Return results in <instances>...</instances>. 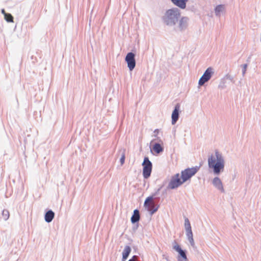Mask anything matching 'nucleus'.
I'll return each mask as SVG.
<instances>
[{
	"label": "nucleus",
	"instance_id": "1",
	"mask_svg": "<svg viewBox=\"0 0 261 261\" xmlns=\"http://www.w3.org/2000/svg\"><path fill=\"white\" fill-rule=\"evenodd\" d=\"M215 157L213 154L208 158V166L210 169L213 170L215 175H219L223 172L225 167V161L221 153L218 150H215Z\"/></svg>",
	"mask_w": 261,
	"mask_h": 261
},
{
	"label": "nucleus",
	"instance_id": "2",
	"mask_svg": "<svg viewBox=\"0 0 261 261\" xmlns=\"http://www.w3.org/2000/svg\"><path fill=\"white\" fill-rule=\"evenodd\" d=\"M180 15V10L178 8L174 7L166 11L162 17V20L166 25L172 27L178 22Z\"/></svg>",
	"mask_w": 261,
	"mask_h": 261
},
{
	"label": "nucleus",
	"instance_id": "3",
	"mask_svg": "<svg viewBox=\"0 0 261 261\" xmlns=\"http://www.w3.org/2000/svg\"><path fill=\"white\" fill-rule=\"evenodd\" d=\"M200 166L201 165L192 168H187L181 171L180 176L184 183L190 180L191 178L197 173L200 169Z\"/></svg>",
	"mask_w": 261,
	"mask_h": 261
},
{
	"label": "nucleus",
	"instance_id": "4",
	"mask_svg": "<svg viewBox=\"0 0 261 261\" xmlns=\"http://www.w3.org/2000/svg\"><path fill=\"white\" fill-rule=\"evenodd\" d=\"M142 166L143 167L142 174L143 177L144 179H148L151 175L152 169V164L148 156H145L144 158Z\"/></svg>",
	"mask_w": 261,
	"mask_h": 261
},
{
	"label": "nucleus",
	"instance_id": "5",
	"mask_svg": "<svg viewBox=\"0 0 261 261\" xmlns=\"http://www.w3.org/2000/svg\"><path fill=\"white\" fill-rule=\"evenodd\" d=\"M184 183L179 173H176L171 176L167 189L174 190L180 187Z\"/></svg>",
	"mask_w": 261,
	"mask_h": 261
},
{
	"label": "nucleus",
	"instance_id": "6",
	"mask_svg": "<svg viewBox=\"0 0 261 261\" xmlns=\"http://www.w3.org/2000/svg\"><path fill=\"white\" fill-rule=\"evenodd\" d=\"M173 249L178 252V261H189L187 256V251L181 249L180 246L174 241L173 243Z\"/></svg>",
	"mask_w": 261,
	"mask_h": 261
},
{
	"label": "nucleus",
	"instance_id": "7",
	"mask_svg": "<svg viewBox=\"0 0 261 261\" xmlns=\"http://www.w3.org/2000/svg\"><path fill=\"white\" fill-rule=\"evenodd\" d=\"M136 53L132 51L128 52L125 58V61L127 63V67L130 71H133L136 65Z\"/></svg>",
	"mask_w": 261,
	"mask_h": 261
},
{
	"label": "nucleus",
	"instance_id": "8",
	"mask_svg": "<svg viewBox=\"0 0 261 261\" xmlns=\"http://www.w3.org/2000/svg\"><path fill=\"white\" fill-rule=\"evenodd\" d=\"M213 74L214 71L213 68L212 67L207 68L199 80V86H201L203 85L204 83L207 82L211 79Z\"/></svg>",
	"mask_w": 261,
	"mask_h": 261
},
{
	"label": "nucleus",
	"instance_id": "9",
	"mask_svg": "<svg viewBox=\"0 0 261 261\" xmlns=\"http://www.w3.org/2000/svg\"><path fill=\"white\" fill-rule=\"evenodd\" d=\"M164 185L161 186L155 191L154 193H153L151 195L147 197L146 199L145 200L144 203V206L145 208V209L147 211H149V203L154 199H158L160 200V198L157 197V196L159 195L160 191L163 187Z\"/></svg>",
	"mask_w": 261,
	"mask_h": 261
},
{
	"label": "nucleus",
	"instance_id": "10",
	"mask_svg": "<svg viewBox=\"0 0 261 261\" xmlns=\"http://www.w3.org/2000/svg\"><path fill=\"white\" fill-rule=\"evenodd\" d=\"M189 20V18L187 16L180 17L177 25V28L180 32H183L187 29Z\"/></svg>",
	"mask_w": 261,
	"mask_h": 261
},
{
	"label": "nucleus",
	"instance_id": "11",
	"mask_svg": "<svg viewBox=\"0 0 261 261\" xmlns=\"http://www.w3.org/2000/svg\"><path fill=\"white\" fill-rule=\"evenodd\" d=\"M180 107V106L179 103H176L174 106V110H173L171 115V123L172 125H174L179 119Z\"/></svg>",
	"mask_w": 261,
	"mask_h": 261
},
{
	"label": "nucleus",
	"instance_id": "12",
	"mask_svg": "<svg viewBox=\"0 0 261 261\" xmlns=\"http://www.w3.org/2000/svg\"><path fill=\"white\" fill-rule=\"evenodd\" d=\"M212 184L217 189L221 191L222 193L225 192L222 182L219 177L216 176L213 178L212 180Z\"/></svg>",
	"mask_w": 261,
	"mask_h": 261
},
{
	"label": "nucleus",
	"instance_id": "13",
	"mask_svg": "<svg viewBox=\"0 0 261 261\" xmlns=\"http://www.w3.org/2000/svg\"><path fill=\"white\" fill-rule=\"evenodd\" d=\"M140 214L138 209H135L133 211V215L130 218V221L132 224L139 223L140 220Z\"/></svg>",
	"mask_w": 261,
	"mask_h": 261
},
{
	"label": "nucleus",
	"instance_id": "14",
	"mask_svg": "<svg viewBox=\"0 0 261 261\" xmlns=\"http://www.w3.org/2000/svg\"><path fill=\"white\" fill-rule=\"evenodd\" d=\"M171 2L176 7L185 9L186 8L187 3L189 0H170Z\"/></svg>",
	"mask_w": 261,
	"mask_h": 261
},
{
	"label": "nucleus",
	"instance_id": "15",
	"mask_svg": "<svg viewBox=\"0 0 261 261\" xmlns=\"http://www.w3.org/2000/svg\"><path fill=\"white\" fill-rule=\"evenodd\" d=\"M55 213L51 210H48L44 214V220L47 223L51 222L55 217Z\"/></svg>",
	"mask_w": 261,
	"mask_h": 261
},
{
	"label": "nucleus",
	"instance_id": "16",
	"mask_svg": "<svg viewBox=\"0 0 261 261\" xmlns=\"http://www.w3.org/2000/svg\"><path fill=\"white\" fill-rule=\"evenodd\" d=\"M152 150L154 151L155 154H159L163 152L164 147L159 143H155L151 148V151Z\"/></svg>",
	"mask_w": 261,
	"mask_h": 261
},
{
	"label": "nucleus",
	"instance_id": "17",
	"mask_svg": "<svg viewBox=\"0 0 261 261\" xmlns=\"http://www.w3.org/2000/svg\"><path fill=\"white\" fill-rule=\"evenodd\" d=\"M132 251L131 247L129 246L126 245L125 246L122 253V261H125Z\"/></svg>",
	"mask_w": 261,
	"mask_h": 261
},
{
	"label": "nucleus",
	"instance_id": "18",
	"mask_svg": "<svg viewBox=\"0 0 261 261\" xmlns=\"http://www.w3.org/2000/svg\"><path fill=\"white\" fill-rule=\"evenodd\" d=\"M225 9V6L223 5H218L215 8V13L216 16H220L221 13Z\"/></svg>",
	"mask_w": 261,
	"mask_h": 261
},
{
	"label": "nucleus",
	"instance_id": "19",
	"mask_svg": "<svg viewBox=\"0 0 261 261\" xmlns=\"http://www.w3.org/2000/svg\"><path fill=\"white\" fill-rule=\"evenodd\" d=\"M119 152L121 153L120 163L121 164V165H123L125 162V149L124 148H121L119 150Z\"/></svg>",
	"mask_w": 261,
	"mask_h": 261
},
{
	"label": "nucleus",
	"instance_id": "20",
	"mask_svg": "<svg viewBox=\"0 0 261 261\" xmlns=\"http://www.w3.org/2000/svg\"><path fill=\"white\" fill-rule=\"evenodd\" d=\"M5 19L8 22H13V16L10 14L7 13L4 16Z\"/></svg>",
	"mask_w": 261,
	"mask_h": 261
},
{
	"label": "nucleus",
	"instance_id": "21",
	"mask_svg": "<svg viewBox=\"0 0 261 261\" xmlns=\"http://www.w3.org/2000/svg\"><path fill=\"white\" fill-rule=\"evenodd\" d=\"M2 216L4 219L6 221L7 220L10 216L9 212L7 210H4L2 211Z\"/></svg>",
	"mask_w": 261,
	"mask_h": 261
},
{
	"label": "nucleus",
	"instance_id": "22",
	"mask_svg": "<svg viewBox=\"0 0 261 261\" xmlns=\"http://www.w3.org/2000/svg\"><path fill=\"white\" fill-rule=\"evenodd\" d=\"M185 227L186 230L192 229L190 222L187 218H185Z\"/></svg>",
	"mask_w": 261,
	"mask_h": 261
},
{
	"label": "nucleus",
	"instance_id": "23",
	"mask_svg": "<svg viewBox=\"0 0 261 261\" xmlns=\"http://www.w3.org/2000/svg\"><path fill=\"white\" fill-rule=\"evenodd\" d=\"M160 207V205L159 204H157L153 209L152 210H150V205L149 206V213H150V215L151 216L153 215L154 213H155L159 208Z\"/></svg>",
	"mask_w": 261,
	"mask_h": 261
},
{
	"label": "nucleus",
	"instance_id": "24",
	"mask_svg": "<svg viewBox=\"0 0 261 261\" xmlns=\"http://www.w3.org/2000/svg\"><path fill=\"white\" fill-rule=\"evenodd\" d=\"M223 79V81H226L227 80H229L231 83H234V79H233V77L229 74H227L224 77Z\"/></svg>",
	"mask_w": 261,
	"mask_h": 261
},
{
	"label": "nucleus",
	"instance_id": "25",
	"mask_svg": "<svg viewBox=\"0 0 261 261\" xmlns=\"http://www.w3.org/2000/svg\"><path fill=\"white\" fill-rule=\"evenodd\" d=\"M242 68V75L244 76L246 73L247 68L248 67V64H244L241 65Z\"/></svg>",
	"mask_w": 261,
	"mask_h": 261
},
{
	"label": "nucleus",
	"instance_id": "26",
	"mask_svg": "<svg viewBox=\"0 0 261 261\" xmlns=\"http://www.w3.org/2000/svg\"><path fill=\"white\" fill-rule=\"evenodd\" d=\"M186 231V235L188 238V239L193 237L192 229L187 230Z\"/></svg>",
	"mask_w": 261,
	"mask_h": 261
},
{
	"label": "nucleus",
	"instance_id": "27",
	"mask_svg": "<svg viewBox=\"0 0 261 261\" xmlns=\"http://www.w3.org/2000/svg\"><path fill=\"white\" fill-rule=\"evenodd\" d=\"M225 81H223V79H222L220 84L219 85V88L221 89H224L226 88V86L225 85Z\"/></svg>",
	"mask_w": 261,
	"mask_h": 261
},
{
	"label": "nucleus",
	"instance_id": "28",
	"mask_svg": "<svg viewBox=\"0 0 261 261\" xmlns=\"http://www.w3.org/2000/svg\"><path fill=\"white\" fill-rule=\"evenodd\" d=\"M133 224V226L132 227V230L134 232H135L139 227V223H137Z\"/></svg>",
	"mask_w": 261,
	"mask_h": 261
},
{
	"label": "nucleus",
	"instance_id": "29",
	"mask_svg": "<svg viewBox=\"0 0 261 261\" xmlns=\"http://www.w3.org/2000/svg\"><path fill=\"white\" fill-rule=\"evenodd\" d=\"M188 240H189L191 245L193 248H194L195 247V243H194V239H193V238H191L190 239H188Z\"/></svg>",
	"mask_w": 261,
	"mask_h": 261
},
{
	"label": "nucleus",
	"instance_id": "30",
	"mask_svg": "<svg viewBox=\"0 0 261 261\" xmlns=\"http://www.w3.org/2000/svg\"><path fill=\"white\" fill-rule=\"evenodd\" d=\"M159 133V129H155L154 131V133L155 134L154 135V137H157L158 134Z\"/></svg>",
	"mask_w": 261,
	"mask_h": 261
},
{
	"label": "nucleus",
	"instance_id": "31",
	"mask_svg": "<svg viewBox=\"0 0 261 261\" xmlns=\"http://www.w3.org/2000/svg\"><path fill=\"white\" fill-rule=\"evenodd\" d=\"M137 257L138 256L137 255H133L129 259H131V260L133 259V260H134V261H136Z\"/></svg>",
	"mask_w": 261,
	"mask_h": 261
},
{
	"label": "nucleus",
	"instance_id": "32",
	"mask_svg": "<svg viewBox=\"0 0 261 261\" xmlns=\"http://www.w3.org/2000/svg\"><path fill=\"white\" fill-rule=\"evenodd\" d=\"M1 13L5 16L7 13L6 12L4 9L1 10Z\"/></svg>",
	"mask_w": 261,
	"mask_h": 261
},
{
	"label": "nucleus",
	"instance_id": "33",
	"mask_svg": "<svg viewBox=\"0 0 261 261\" xmlns=\"http://www.w3.org/2000/svg\"><path fill=\"white\" fill-rule=\"evenodd\" d=\"M128 261H134V260H133V259H132V260H131V259H128Z\"/></svg>",
	"mask_w": 261,
	"mask_h": 261
}]
</instances>
